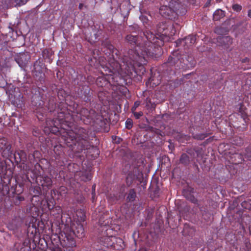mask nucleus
Segmentation results:
<instances>
[{
  "label": "nucleus",
  "mask_w": 251,
  "mask_h": 251,
  "mask_svg": "<svg viewBox=\"0 0 251 251\" xmlns=\"http://www.w3.org/2000/svg\"><path fill=\"white\" fill-rule=\"evenodd\" d=\"M126 40L130 44H137V46L135 47V50H130L126 55H125L122 58V61L123 65L119 64L118 62H116L114 64V66H112V69L110 70V72H123L126 71L128 72L131 70H133L134 68V66L132 68H128L126 64L129 63L132 60H135L136 54H139V52H142L143 51V48L144 46H142V43L140 42L141 40L140 37H137L136 36L133 35H127L126 37ZM137 65V64H136Z\"/></svg>",
  "instance_id": "1"
},
{
  "label": "nucleus",
  "mask_w": 251,
  "mask_h": 251,
  "mask_svg": "<svg viewBox=\"0 0 251 251\" xmlns=\"http://www.w3.org/2000/svg\"><path fill=\"white\" fill-rule=\"evenodd\" d=\"M145 39H143L144 43H142V46H144L143 48V51L140 52L141 54H136L135 60H132L129 63L126 64L128 68H132L135 64H137V66H140L146 63V56H151L153 54L151 51L153 44L157 42V40L159 38V36H156L150 31H146L144 33Z\"/></svg>",
  "instance_id": "2"
},
{
  "label": "nucleus",
  "mask_w": 251,
  "mask_h": 251,
  "mask_svg": "<svg viewBox=\"0 0 251 251\" xmlns=\"http://www.w3.org/2000/svg\"><path fill=\"white\" fill-rule=\"evenodd\" d=\"M181 6L179 0H172L169 5L161 6L159 9V13L163 17L173 19L176 18L177 11Z\"/></svg>",
  "instance_id": "3"
},
{
  "label": "nucleus",
  "mask_w": 251,
  "mask_h": 251,
  "mask_svg": "<svg viewBox=\"0 0 251 251\" xmlns=\"http://www.w3.org/2000/svg\"><path fill=\"white\" fill-rule=\"evenodd\" d=\"M76 215L78 217V222H76L73 224L71 227L73 234L79 238L84 236V229L80 222L84 221L85 218V213L82 210L76 212Z\"/></svg>",
  "instance_id": "4"
},
{
  "label": "nucleus",
  "mask_w": 251,
  "mask_h": 251,
  "mask_svg": "<svg viewBox=\"0 0 251 251\" xmlns=\"http://www.w3.org/2000/svg\"><path fill=\"white\" fill-rule=\"evenodd\" d=\"M85 132L86 130L83 128H79L78 130V132L76 131L69 130L63 136L67 143L72 142L73 144H75L76 141H78L81 139L85 140L87 138Z\"/></svg>",
  "instance_id": "5"
},
{
  "label": "nucleus",
  "mask_w": 251,
  "mask_h": 251,
  "mask_svg": "<svg viewBox=\"0 0 251 251\" xmlns=\"http://www.w3.org/2000/svg\"><path fill=\"white\" fill-rule=\"evenodd\" d=\"M102 230L104 231L102 232V236L100 238V241L103 246L111 247L113 244V240H112V238H115L114 236H108V234H110L112 230L110 227H102Z\"/></svg>",
  "instance_id": "6"
},
{
  "label": "nucleus",
  "mask_w": 251,
  "mask_h": 251,
  "mask_svg": "<svg viewBox=\"0 0 251 251\" xmlns=\"http://www.w3.org/2000/svg\"><path fill=\"white\" fill-rule=\"evenodd\" d=\"M30 59V56L27 52H21L16 55L15 57L16 62L21 68H25Z\"/></svg>",
  "instance_id": "7"
},
{
  "label": "nucleus",
  "mask_w": 251,
  "mask_h": 251,
  "mask_svg": "<svg viewBox=\"0 0 251 251\" xmlns=\"http://www.w3.org/2000/svg\"><path fill=\"white\" fill-rule=\"evenodd\" d=\"M66 239L62 243L64 251H73L75 247V241L74 238L70 236H66Z\"/></svg>",
  "instance_id": "8"
},
{
  "label": "nucleus",
  "mask_w": 251,
  "mask_h": 251,
  "mask_svg": "<svg viewBox=\"0 0 251 251\" xmlns=\"http://www.w3.org/2000/svg\"><path fill=\"white\" fill-rule=\"evenodd\" d=\"M11 146L6 140L0 138V152L3 155H9L10 153Z\"/></svg>",
  "instance_id": "9"
},
{
  "label": "nucleus",
  "mask_w": 251,
  "mask_h": 251,
  "mask_svg": "<svg viewBox=\"0 0 251 251\" xmlns=\"http://www.w3.org/2000/svg\"><path fill=\"white\" fill-rule=\"evenodd\" d=\"M112 240H113V244L111 248L114 250H121L124 248V242L121 238L115 237V238H112Z\"/></svg>",
  "instance_id": "10"
},
{
  "label": "nucleus",
  "mask_w": 251,
  "mask_h": 251,
  "mask_svg": "<svg viewBox=\"0 0 251 251\" xmlns=\"http://www.w3.org/2000/svg\"><path fill=\"white\" fill-rule=\"evenodd\" d=\"M196 40V38L194 35H189L184 39L180 41V44L183 46H187L188 47L191 46L195 44Z\"/></svg>",
  "instance_id": "11"
},
{
  "label": "nucleus",
  "mask_w": 251,
  "mask_h": 251,
  "mask_svg": "<svg viewBox=\"0 0 251 251\" xmlns=\"http://www.w3.org/2000/svg\"><path fill=\"white\" fill-rule=\"evenodd\" d=\"M218 42L222 46H229L232 42V39L229 36L219 37Z\"/></svg>",
  "instance_id": "12"
},
{
  "label": "nucleus",
  "mask_w": 251,
  "mask_h": 251,
  "mask_svg": "<svg viewBox=\"0 0 251 251\" xmlns=\"http://www.w3.org/2000/svg\"><path fill=\"white\" fill-rule=\"evenodd\" d=\"M14 157L17 162H25L26 160V154L23 151L15 152L14 153Z\"/></svg>",
  "instance_id": "13"
},
{
  "label": "nucleus",
  "mask_w": 251,
  "mask_h": 251,
  "mask_svg": "<svg viewBox=\"0 0 251 251\" xmlns=\"http://www.w3.org/2000/svg\"><path fill=\"white\" fill-rule=\"evenodd\" d=\"M40 183L43 187H49L52 184L51 179L46 176L40 177Z\"/></svg>",
  "instance_id": "14"
},
{
  "label": "nucleus",
  "mask_w": 251,
  "mask_h": 251,
  "mask_svg": "<svg viewBox=\"0 0 251 251\" xmlns=\"http://www.w3.org/2000/svg\"><path fill=\"white\" fill-rule=\"evenodd\" d=\"M30 242L29 239L26 238L22 244L20 251H30Z\"/></svg>",
  "instance_id": "15"
},
{
  "label": "nucleus",
  "mask_w": 251,
  "mask_h": 251,
  "mask_svg": "<svg viewBox=\"0 0 251 251\" xmlns=\"http://www.w3.org/2000/svg\"><path fill=\"white\" fill-rule=\"evenodd\" d=\"M225 16V12L222 10L219 9L217 10L213 14V20L218 21Z\"/></svg>",
  "instance_id": "16"
},
{
  "label": "nucleus",
  "mask_w": 251,
  "mask_h": 251,
  "mask_svg": "<svg viewBox=\"0 0 251 251\" xmlns=\"http://www.w3.org/2000/svg\"><path fill=\"white\" fill-rule=\"evenodd\" d=\"M96 84L98 86L104 87L108 84V82L105 77H99L96 80Z\"/></svg>",
  "instance_id": "17"
},
{
  "label": "nucleus",
  "mask_w": 251,
  "mask_h": 251,
  "mask_svg": "<svg viewBox=\"0 0 251 251\" xmlns=\"http://www.w3.org/2000/svg\"><path fill=\"white\" fill-rule=\"evenodd\" d=\"M166 28V26L165 24L162 23V24H160L157 25V33L156 35L158 36L159 37H161V35H163V32Z\"/></svg>",
  "instance_id": "18"
},
{
  "label": "nucleus",
  "mask_w": 251,
  "mask_h": 251,
  "mask_svg": "<svg viewBox=\"0 0 251 251\" xmlns=\"http://www.w3.org/2000/svg\"><path fill=\"white\" fill-rule=\"evenodd\" d=\"M242 206L245 209L251 210V200L243 201L242 203Z\"/></svg>",
  "instance_id": "19"
},
{
  "label": "nucleus",
  "mask_w": 251,
  "mask_h": 251,
  "mask_svg": "<svg viewBox=\"0 0 251 251\" xmlns=\"http://www.w3.org/2000/svg\"><path fill=\"white\" fill-rule=\"evenodd\" d=\"M180 161L181 163L183 164H187L189 160V157L187 155V154L184 153L181 155V157L180 158Z\"/></svg>",
  "instance_id": "20"
},
{
  "label": "nucleus",
  "mask_w": 251,
  "mask_h": 251,
  "mask_svg": "<svg viewBox=\"0 0 251 251\" xmlns=\"http://www.w3.org/2000/svg\"><path fill=\"white\" fill-rule=\"evenodd\" d=\"M136 197V193L133 190H131L128 194V195L127 196V199L130 201H133L134 200L135 198Z\"/></svg>",
  "instance_id": "21"
},
{
  "label": "nucleus",
  "mask_w": 251,
  "mask_h": 251,
  "mask_svg": "<svg viewBox=\"0 0 251 251\" xmlns=\"http://www.w3.org/2000/svg\"><path fill=\"white\" fill-rule=\"evenodd\" d=\"M133 176L131 174H128L126 177V183L127 185H130L134 179Z\"/></svg>",
  "instance_id": "22"
},
{
  "label": "nucleus",
  "mask_w": 251,
  "mask_h": 251,
  "mask_svg": "<svg viewBox=\"0 0 251 251\" xmlns=\"http://www.w3.org/2000/svg\"><path fill=\"white\" fill-rule=\"evenodd\" d=\"M126 126L127 129H130L132 126V121L130 119H127L126 122Z\"/></svg>",
  "instance_id": "23"
},
{
  "label": "nucleus",
  "mask_w": 251,
  "mask_h": 251,
  "mask_svg": "<svg viewBox=\"0 0 251 251\" xmlns=\"http://www.w3.org/2000/svg\"><path fill=\"white\" fill-rule=\"evenodd\" d=\"M232 8L236 11H239L241 10L242 7L238 4H234L232 5Z\"/></svg>",
  "instance_id": "24"
},
{
  "label": "nucleus",
  "mask_w": 251,
  "mask_h": 251,
  "mask_svg": "<svg viewBox=\"0 0 251 251\" xmlns=\"http://www.w3.org/2000/svg\"><path fill=\"white\" fill-rule=\"evenodd\" d=\"M17 4L23 5L25 4L27 0H14Z\"/></svg>",
  "instance_id": "25"
},
{
  "label": "nucleus",
  "mask_w": 251,
  "mask_h": 251,
  "mask_svg": "<svg viewBox=\"0 0 251 251\" xmlns=\"http://www.w3.org/2000/svg\"><path fill=\"white\" fill-rule=\"evenodd\" d=\"M134 115L136 119H139L140 117H141L143 115V113L142 112H134Z\"/></svg>",
  "instance_id": "26"
},
{
  "label": "nucleus",
  "mask_w": 251,
  "mask_h": 251,
  "mask_svg": "<svg viewBox=\"0 0 251 251\" xmlns=\"http://www.w3.org/2000/svg\"><path fill=\"white\" fill-rule=\"evenodd\" d=\"M221 29H222L221 28H220V27L217 28L215 29V32L218 33V34H220L221 33Z\"/></svg>",
  "instance_id": "27"
},
{
  "label": "nucleus",
  "mask_w": 251,
  "mask_h": 251,
  "mask_svg": "<svg viewBox=\"0 0 251 251\" xmlns=\"http://www.w3.org/2000/svg\"><path fill=\"white\" fill-rule=\"evenodd\" d=\"M139 105V103H138L137 102H135V103H134V107H133L132 110V111L133 110H135L136 108Z\"/></svg>",
  "instance_id": "28"
},
{
  "label": "nucleus",
  "mask_w": 251,
  "mask_h": 251,
  "mask_svg": "<svg viewBox=\"0 0 251 251\" xmlns=\"http://www.w3.org/2000/svg\"><path fill=\"white\" fill-rule=\"evenodd\" d=\"M141 20L143 21V23H145L146 21V18L145 17L142 16L140 17Z\"/></svg>",
  "instance_id": "29"
},
{
  "label": "nucleus",
  "mask_w": 251,
  "mask_h": 251,
  "mask_svg": "<svg viewBox=\"0 0 251 251\" xmlns=\"http://www.w3.org/2000/svg\"><path fill=\"white\" fill-rule=\"evenodd\" d=\"M173 59H174V58L173 57H169V62L171 63L172 62H173Z\"/></svg>",
  "instance_id": "30"
},
{
  "label": "nucleus",
  "mask_w": 251,
  "mask_h": 251,
  "mask_svg": "<svg viewBox=\"0 0 251 251\" xmlns=\"http://www.w3.org/2000/svg\"><path fill=\"white\" fill-rule=\"evenodd\" d=\"M248 16L249 17L251 18V10H250L248 12Z\"/></svg>",
  "instance_id": "31"
},
{
  "label": "nucleus",
  "mask_w": 251,
  "mask_h": 251,
  "mask_svg": "<svg viewBox=\"0 0 251 251\" xmlns=\"http://www.w3.org/2000/svg\"><path fill=\"white\" fill-rule=\"evenodd\" d=\"M82 6H83V4H81V3L79 4V9H81L82 8Z\"/></svg>",
  "instance_id": "32"
},
{
  "label": "nucleus",
  "mask_w": 251,
  "mask_h": 251,
  "mask_svg": "<svg viewBox=\"0 0 251 251\" xmlns=\"http://www.w3.org/2000/svg\"><path fill=\"white\" fill-rule=\"evenodd\" d=\"M21 102H22V101H15L17 105L20 104Z\"/></svg>",
  "instance_id": "33"
},
{
  "label": "nucleus",
  "mask_w": 251,
  "mask_h": 251,
  "mask_svg": "<svg viewBox=\"0 0 251 251\" xmlns=\"http://www.w3.org/2000/svg\"><path fill=\"white\" fill-rule=\"evenodd\" d=\"M139 251H147L145 249H141Z\"/></svg>",
  "instance_id": "34"
},
{
  "label": "nucleus",
  "mask_w": 251,
  "mask_h": 251,
  "mask_svg": "<svg viewBox=\"0 0 251 251\" xmlns=\"http://www.w3.org/2000/svg\"><path fill=\"white\" fill-rule=\"evenodd\" d=\"M91 179V176H88L87 177V180H90Z\"/></svg>",
  "instance_id": "35"
},
{
  "label": "nucleus",
  "mask_w": 251,
  "mask_h": 251,
  "mask_svg": "<svg viewBox=\"0 0 251 251\" xmlns=\"http://www.w3.org/2000/svg\"><path fill=\"white\" fill-rule=\"evenodd\" d=\"M95 187H96V186H95V185H93V187H92V189H93V190L94 191H95Z\"/></svg>",
  "instance_id": "36"
},
{
  "label": "nucleus",
  "mask_w": 251,
  "mask_h": 251,
  "mask_svg": "<svg viewBox=\"0 0 251 251\" xmlns=\"http://www.w3.org/2000/svg\"><path fill=\"white\" fill-rule=\"evenodd\" d=\"M233 22V19L230 20V23Z\"/></svg>",
  "instance_id": "37"
},
{
  "label": "nucleus",
  "mask_w": 251,
  "mask_h": 251,
  "mask_svg": "<svg viewBox=\"0 0 251 251\" xmlns=\"http://www.w3.org/2000/svg\"><path fill=\"white\" fill-rule=\"evenodd\" d=\"M217 1L220 2L221 0H216Z\"/></svg>",
  "instance_id": "38"
},
{
  "label": "nucleus",
  "mask_w": 251,
  "mask_h": 251,
  "mask_svg": "<svg viewBox=\"0 0 251 251\" xmlns=\"http://www.w3.org/2000/svg\"><path fill=\"white\" fill-rule=\"evenodd\" d=\"M19 97H21L22 98H23V97H21V95H19Z\"/></svg>",
  "instance_id": "39"
}]
</instances>
